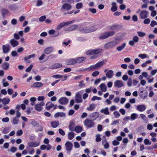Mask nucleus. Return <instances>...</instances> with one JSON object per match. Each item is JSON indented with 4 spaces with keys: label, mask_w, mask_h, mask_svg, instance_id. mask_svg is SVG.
<instances>
[{
    "label": "nucleus",
    "mask_w": 157,
    "mask_h": 157,
    "mask_svg": "<svg viewBox=\"0 0 157 157\" xmlns=\"http://www.w3.org/2000/svg\"><path fill=\"white\" fill-rule=\"evenodd\" d=\"M118 26V25H114L110 26H109V28L111 30H116L117 29V27Z\"/></svg>",
    "instance_id": "47"
},
{
    "label": "nucleus",
    "mask_w": 157,
    "mask_h": 157,
    "mask_svg": "<svg viewBox=\"0 0 157 157\" xmlns=\"http://www.w3.org/2000/svg\"><path fill=\"white\" fill-rule=\"evenodd\" d=\"M75 20H72L71 21H68L67 22H63L59 24L57 26L56 28L57 30H59L64 26H66L68 25L72 24L75 22Z\"/></svg>",
    "instance_id": "4"
},
{
    "label": "nucleus",
    "mask_w": 157,
    "mask_h": 157,
    "mask_svg": "<svg viewBox=\"0 0 157 157\" xmlns=\"http://www.w3.org/2000/svg\"><path fill=\"white\" fill-rule=\"evenodd\" d=\"M99 114L98 112H95L90 114V118L93 121L96 120L99 116Z\"/></svg>",
    "instance_id": "9"
},
{
    "label": "nucleus",
    "mask_w": 157,
    "mask_h": 157,
    "mask_svg": "<svg viewBox=\"0 0 157 157\" xmlns=\"http://www.w3.org/2000/svg\"><path fill=\"white\" fill-rule=\"evenodd\" d=\"M35 109L38 112L41 111L42 110V108L39 105L36 104L35 105Z\"/></svg>",
    "instance_id": "43"
},
{
    "label": "nucleus",
    "mask_w": 157,
    "mask_h": 157,
    "mask_svg": "<svg viewBox=\"0 0 157 157\" xmlns=\"http://www.w3.org/2000/svg\"><path fill=\"white\" fill-rule=\"evenodd\" d=\"M114 86L116 87L120 88L124 86V84L122 81L117 80L114 82Z\"/></svg>",
    "instance_id": "7"
},
{
    "label": "nucleus",
    "mask_w": 157,
    "mask_h": 157,
    "mask_svg": "<svg viewBox=\"0 0 157 157\" xmlns=\"http://www.w3.org/2000/svg\"><path fill=\"white\" fill-rule=\"evenodd\" d=\"M10 131V128L8 127L5 128L2 131V133L4 134L8 133Z\"/></svg>",
    "instance_id": "44"
},
{
    "label": "nucleus",
    "mask_w": 157,
    "mask_h": 157,
    "mask_svg": "<svg viewBox=\"0 0 157 157\" xmlns=\"http://www.w3.org/2000/svg\"><path fill=\"white\" fill-rule=\"evenodd\" d=\"M17 150V148L16 147L13 146L11 148L10 151L13 153H14L16 152Z\"/></svg>",
    "instance_id": "61"
},
{
    "label": "nucleus",
    "mask_w": 157,
    "mask_h": 157,
    "mask_svg": "<svg viewBox=\"0 0 157 157\" xmlns=\"http://www.w3.org/2000/svg\"><path fill=\"white\" fill-rule=\"evenodd\" d=\"M126 45V44L125 43H124L121 46L117 47L116 49L119 52L121 51L124 48Z\"/></svg>",
    "instance_id": "35"
},
{
    "label": "nucleus",
    "mask_w": 157,
    "mask_h": 157,
    "mask_svg": "<svg viewBox=\"0 0 157 157\" xmlns=\"http://www.w3.org/2000/svg\"><path fill=\"white\" fill-rule=\"evenodd\" d=\"M52 127L54 128H56L59 125V122L58 121H55L51 122Z\"/></svg>",
    "instance_id": "22"
},
{
    "label": "nucleus",
    "mask_w": 157,
    "mask_h": 157,
    "mask_svg": "<svg viewBox=\"0 0 157 157\" xmlns=\"http://www.w3.org/2000/svg\"><path fill=\"white\" fill-rule=\"evenodd\" d=\"M75 59L76 63H79L82 62L84 60L86 59V58L83 57H81L77 58L76 59Z\"/></svg>",
    "instance_id": "28"
},
{
    "label": "nucleus",
    "mask_w": 157,
    "mask_h": 157,
    "mask_svg": "<svg viewBox=\"0 0 157 157\" xmlns=\"http://www.w3.org/2000/svg\"><path fill=\"white\" fill-rule=\"evenodd\" d=\"M100 135L99 134H97L96 135V138L95 139L96 141L97 142L100 141L101 140V139L100 137Z\"/></svg>",
    "instance_id": "48"
},
{
    "label": "nucleus",
    "mask_w": 157,
    "mask_h": 157,
    "mask_svg": "<svg viewBox=\"0 0 157 157\" xmlns=\"http://www.w3.org/2000/svg\"><path fill=\"white\" fill-rule=\"evenodd\" d=\"M144 143L146 145H151V141H149V140L147 139H146L144 140Z\"/></svg>",
    "instance_id": "51"
},
{
    "label": "nucleus",
    "mask_w": 157,
    "mask_h": 157,
    "mask_svg": "<svg viewBox=\"0 0 157 157\" xmlns=\"http://www.w3.org/2000/svg\"><path fill=\"white\" fill-rule=\"evenodd\" d=\"M74 131H75L77 133H79L82 131V127L78 126L75 127Z\"/></svg>",
    "instance_id": "32"
},
{
    "label": "nucleus",
    "mask_w": 157,
    "mask_h": 157,
    "mask_svg": "<svg viewBox=\"0 0 157 157\" xmlns=\"http://www.w3.org/2000/svg\"><path fill=\"white\" fill-rule=\"evenodd\" d=\"M78 27L77 25H73L71 26L68 27L65 31H71L77 29Z\"/></svg>",
    "instance_id": "19"
},
{
    "label": "nucleus",
    "mask_w": 157,
    "mask_h": 157,
    "mask_svg": "<svg viewBox=\"0 0 157 157\" xmlns=\"http://www.w3.org/2000/svg\"><path fill=\"white\" fill-rule=\"evenodd\" d=\"M144 21V23L145 24H148L150 22V20L149 18L145 19Z\"/></svg>",
    "instance_id": "63"
},
{
    "label": "nucleus",
    "mask_w": 157,
    "mask_h": 157,
    "mask_svg": "<svg viewBox=\"0 0 157 157\" xmlns=\"http://www.w3.org/2000/svg\"><path fill=\"white\" fill-rule=\"evenodd\" d=\"M10 102V99L9 98H4L3 99L2 103L4 105H6L8 104Z\"/></svg>",
    "instance_id": "41"
},
{
    "label": "nucleus",
    "mask_w": 157,
    "mask_h": 157,
    "mask_svg": "<svg viewBox=\"0 0 157 157\" xmlns=\"http://www.w3.org/2000/svg\"><path fill=\"white\" fill-rule=\"evenodd\" d=\"M76 63V60L75 59H72L68 60L66 62V64L67 65H71Z\"/></svg>",
    "instance_id": "23"
},
{
    "label": "nucleus",
    "mask_w": 157,
    "mask_h": 157,
    "mask_svg": "<svg viewBox=\"0 0 157 157\" xmlns=\"http://www.w3.org/2000/svg\"><path fill=\"white\" fill-rule=\"evenodd\" d=\"M59 133L62 136H64L65 134V133L64 131L61 128L59 129Z\"/></svg>",
    "instance_id": "58"
},
{
    "label": "nucleus",
    "mask_w": 157,
    "mask_h": 157,
    "mask_svg": "<svg viewBox=\"0 0 157 157\" xmlns=\"http://www.w3.org/2000/svg\"><path fill=\"white\" fill-rule=\"evenodd\" d=\"M83 82L84 81L83 80H82L79 82L78 86L80 88H82L85 86V84Z\"/></svg>",
    "instance_id": "60"
},
{
    "label": "nucleus",
    "mask_w": 157,
    "mask_h": 157,
    "mask_svg": "<svg viewBox=\"0 0 157 157\" xmlns=\"http://www.w3.org/2000/svg\"><path fill=\"white\" fill-rule=\"evenodd\" d=\"M75 100L77 103L81 102H82V99L80 94L79 93H77L76 95Z\"/></svg>",
    "instance_id": "21"
},
{
    "label": "nucleus",
    "mask_w": 157,
    "mask_h": 157,
    "mask_svg": "<svg viewBox=\"0 0 157 157\" xmlns=\"http://www.w3.org/2000/svg\"><path fill=\"white\" fill-rule=\"evenodd\" d=\"M146 106L144 105H138L137 107V109L140 112H143L145 110Z\"/></svg>",
    "instance_id": "17"
},
{
    "label": "nucleus",
    "mask_w": 157,
    "mask_h": 157,
    "mask_svg": "<svg viewBox=\"0 0 157 157\" xmlns=\"http://www.w3.org/2000/svg\"><path fill=\"white\" fill-rule=\"evenodd\" d=\"M148 13V12L146 10H144L141 11L140 14V18L142 19L146 18L148 17L147 14Z\"/></svg>",
    "instance_id": "12"
},
{
    "label": "nucleus",
    "mask_w": 157,
    "mask_h": 157,
    "mask_svg": "<svg viewBox=\"0 0 157 157\" xmlns=\"http://www.w3.org/2000/svg\"><path fill=\"white\" fill-rule=\"evenodd\" d=\"M33 66V65H30L25 70L26 72H29L32 70Z\"/></svg>",
    "instance_id": "57"
},
{
    "label": "nucleus",
    "mask_w": 157,
    "mask_h": 157,
    "mask_svg": "<svg viewBox=\"0 0 157 157\" xmlns=\"http://www.w3.org/2000/svg\"><path fill=\"white\" fill-rule=\"evenodd\" d=\"M46 18V17L45 16H43L39 18V20L40 22H43L45 20Z\"/></svg>",
    "instance_id": "64"
},
{
    "label": "nucleus",
    "mask_w": 157,
    "mask_h": 157,
    "mask_svg": "<svg viewBox=\"0 0 157 157\" xmlns=\"http://www.w3.org/2000/svg\"><path fill=\"white\" fill-rule=\"evenodd\" d=\"M138 117V115L135 113H133L131 114V115L130 119L132 120H135Z\"/></svg>",
    "instance_id": "46"
},
{
    "label": "nucleus",
    "mask_w": 157,
    "mask_h": 157,
    "mask_svg": "<svg viewBox=\"0 0 157 157\" xmlns=\"http://www.w3.org/2000/svg\"><path fill=\"white\" fill-rule=\"evenodd\" d=\"M1 10L2 17L3 18H5V15L8 13L9 11L5 9H3Z\"/></svg>",
    "instance_id": "38"
},
{
    "label": "nucleus",
    "mask_w": 157,
    "mask_h": 157,
    "mask_svg": "<svg viewBox=\"0 0 157 157\" xmlns=\"http://www.w3.org/2000/svg\"><path fill=\"white\" fill-rule=\"evenodd\" d=\"M59 102L61 105H66L68 102V100L66 97L61 98L58 100Z\"/></svg>",
    "instance_id": "6"
},
{
    "label": "nucleus",
    "mask_w": 157,
    "mask_h": 157,
    "mask_svg": "<svg viewBox=\"0 0 157 157\" xmlns=\"http://www.w3.org/2000/svg\"><path fill=\"white\" fill-rule=\"evenodd\" d=\"M113 114L114 115L115 117L116 118H118L120 116V114L118 111H116L113 112Z\"/></svg>",
    "instance_id": "55"
},
{
    "label": "nucleus",
    "mask_w": 157,
    "mask_h": 157,
    "mask_svg": "<svg viewBox=\"0 0 157 157\" xmlns=\"http://www.w3.org/2000/svg\"><path fill=\"white\" fill-rule=\"evenodd\" d=\"M137 33L138 35L140 37H144L146 35V33L144 32L138 31Z\"/></svg>",
    "instance_id": "50"
},
{
    "label": "nucleus",
    "mask_w": 157,
    "mask_h": 157,
    "mask_svg": "<svg viewBox=\"0 0 157 157\" xmlns=\"http://www.w3.org/2000/svg\"><path fill=\"white\" fill-rule=\"evenodd\" d=\"M62 67V65L59 63H56L54 64L52 66L48 67L49 69H55L60 68Z\"/></svg>",
    "instance_id": "14"
},
{
    "label": "nucleus",
    "mask_w": 157,
    "mask_h": 157,
    "mask_svg": "<svg viewBox=\"0 0 157 157\" xmlns=\"http://www.w3.org/2000/svg\"><path fill=\"white\" fill-rule=\"evenodd\" d=\"M18 122L19 119L17 117H14L12 121V122L14 124H17Z\"/></svg>",
    "instance_id": "42"
},
{
    "label": "nucleus",
    "mask_w": 157,
    "mask_h": 157,
    "mask_svg": "<svg viewBox=\"0 0 157 157\" xmlns=\"http://www.w3.org/2000/svg\"><path fill=\"white\" fill-rule=\"evenodd\" d=\"M139 39L138 37L137 36H136L133 37L132 40L135 43H136L138 42Z\"/></svg>",
    "instance_id": "56"
},
{
    "label": "nucleus",
    "mask_w": 157,
    "mask_h": 157,
    "mask_svg": "<svg viewBox=\"0 0 157 157\" xmlns=\"http://www.w3.org/2000/svg\"><path fill=\"white\" fill-rule=\"evenodd\" d=\"M72 6L70 4L65 3L62 6V9H64L66 10H69L71 8Z\"/></svg>",
    "instance_id": "16"
},
{
    "label": "nucleus",
    "mask_w": 157,
    "mask_h": 157,
    "mask_svg": "<svg viewBox=\"0 0 157 157\" xmlns=\"http://www.w3.org/2000/svg\"><path fill=\"white\" fill-rule=\"evenodd\" d=\"M2 49L3 53H6L10 51V45L8 44L4 45L2 46Z\"/></svg>",
    "instance_id": "11"
},
{
    "label": "nucleus",
    "mask_w": 157,
    "mask_h": 157,
    "mask_svg": "<svg viewBox=\"0 0 157 157\" xmlns=\"http://www.w3.org/2000/svg\"><path fill=\"white\" fill-rule=\"evenodd\" d=\"M83 6L82 3L81 2L77 3L76 4V8L78 9H80Z\"/></svg>",
    "instance_id": "53"
},
{
    "label": "nucleus",
    "mask_w": 157,
    "mask_h": 157,
    "mask_svg": "<svg viewBox=\"0 0 157 157\" xmlns=\"http://www.w3.org/2000/svg\"><path fill=\"white\" fill-rule=\"evenodd\" d=\"M2 68L5 70H7L9 67V64L7 62L4 63L2 65Z\"/></svg>",
    "instance_id": "31"
},
{
    "label": "nucleus",
    "mask_w": 157,
    "mask_h": 157,
    "mask_svg": "<svg viewBox=\"0 0 157 157\" xmlns=\"http://www.w3.org/2000/svg\"><path fill=\"white\" fill-rule=\"evenodd\" d=\"M53 50V48L52 47H49L45 48L44 50V52L46 54H49L51 53Z\"/></svg>",
    "instance_id": "24"
},
{
    "label": "nucleus",
    "mask_w": 157,
    "mask_h": 157,
    "mask_svg": "<svg viewBox=\"0 0 157 157\" xmlns=\"http://www.w3.org/2000/svg\"><path fill=\"white\" fill-rule=\"evenodd\" d=\"M98 28V27H97L96 26L90 27L88 28H87V30L83 31V32L87 33L92 32L96 30Z\"/></svg>",
    "instance_id": "13"
},
{
    "label": "nucleus",
    "mask_w": 157,
    "mask_h": 157,
    "mask_svg": "<svg viewBox=\"0 0 157 157\" xmlns=\"http://www.w3.org/2000/svg\"><path fill=\"white\" fill-rule=\"evenodd\" d=\"M138 56L142 59H144L146 58H149V57H148L146 54H140Z\"/></svg>",
    "instance_id": "49"
},
{
    "label": "nucleus",
    "mask_w": 157,
    "mask_h": 157,
    "mask_svg": "<svg viewBox=\"0 0 157 157\" xmlns=\"http://www.w3.org/2000/svg\"><path fill=\"white\" fill-rule=\"evenodd\" d=\"M31 124L34 127H37L39 126V123L35 121H32L31 122Z\"/></svg>",
    "instance_id": "45"
},
{
    "label": "nucleus",
    "mask_w": 157,
    "mask_h": 157,
    "mask_svg": "<svg viewBox=\"0 0 157 157\" xmlns=\"http://www.w3.org/2000/svg\"><path fill=\"white\" fill-rule=\"evenodd\" d=\"M43 85V84L41 82H36L32 85V86L35 88L40 87Z\"/></svg>",
    "instance_id": "29"
},
{
    "label": "nucleus",
    "mask_w": 157,
    "mask_h": 157,
    "mask_svg": "<svg viewBox=\"0 0 157 157\" xmlns=\"http://www.w3.org/2000/svg\"><path fill=\"white\" fill-rule=\"evenodd\" d=\"M128 86L130 87L132 85V79L131 78H129L128 79V80L127 82Z\"/></svg>",
    "instance_id": "52"
},
{
    "label": "nucleus",
    "mask_w": 157,
    "mask_h": 157,
    "mask_svg": "<svg viewBox=\"0 0 157 157\" xmlns=\"http://www.w3.org/2000/svg\"><path fill=\"white\" fill-rule=\"evenodd\" d=\"M75 123L73 122L71 123L69 125V130L71 131H74L75 128Z\"/></svg>",
    "instance_id": "37"
},
{
    "label": "nucleus",
    "mask_w": 157,
    "mask_h": 157,
    "mask_svg": "<svg viewBox=\"0 0 157 157\" xmlns=\"http://www.w3.org/2000/svg\"><path fill=\"white\" fill-rule=\"evenodd\" d=\"M112 7L111 8V10L112 12H115L117 9V4L116 2H114L112 3Z\"/></svg>",
    "instance_id": "30"
},
{
    "label": "nucleus",
    "mask_w": 157,
    "mask_h": 157,
    "mask_svg": "<svg viewBox=\"0 0 157 157\" xmlns=\"http://www.w3.org/2000/svg\"><path fill=\"white\" fill-rule=\"evenodd\" d=\"M65 146L66 150L69 151H70L71 150L73 146L72 144L69 141H67L66 143Z\"/></svg>",
    "instance_id": "8"
},
{
    "label": "nucleus",
    "mask_w": 157,
    "mask_h": 157,
    "mask_svg": "<svg viewBox=\"0 0 157 157\" xmlns=\"http://www.w3.org/2000/svg\"><path fill=\"white\" fill-rule=\"evenodd\" d=\"M86 69L88 70L89 71H94L95 70H97L98 69L95 65H94L91 66H90L87 68Z\"/></svg>",
    "instance_id": "36"
},
{
    "label": "nucleus",
    "mask_w": 157,
    "mask_h": 157,
    "mask_svg": "<svg viewBox=\"0 0 157 157\" xmlns=\"http://www.w3.org/2000/svg\"><path fill=\"white\" fill-rule=\"evenodd\" d=\"M54 106V104L51 102H49L46 104V109L49 110L52 108Z\"/></svg>",
    "instance_id": "25"
},
{
    "label": "nucleus",
    "mask_w": 157,
    "mask_h": 157,
    "mask_svg": "<svg viewBox=\"0 0 157 157\" xmlns=\"http://www.w3.org/2000/svg\"><path fill=\"white\" fill-rule=\"evenodd\" d=\"M96 107V105L94 104H92L89 105V107L87 108V110L89 111H93Z\"/></svg>",
    "instance_id": "27"
},
{
    "label": "nucleus",
    "mask_w": 157,
    "mask_h": 157,
    "mask_svg": "<svg viewBox=\"0 0 157 157\" xmlns=\"http://www.w3.org/2000/svg\"><path fill=\"white\" fill-rule=\"evenodd\" d=\"M74 133L72 132H69L68 134V138L70 140H72L74 138Z\"/></svg>",
    "instance_id": "39"
},
{
    "label": "nucleus",
    "mask_w": 157,
    "mask_h": 157,
    "mask_svg": "<svg viewBox=\"0 0 157 157\" xmlns=\"http://www.w3.org/2000/svg\"><path fill=\"white\" fill-rule=\"evenodd\" d=\"M104 64V61H101L99 62H98L97 63H96L95 65L97 68V69H98L101 67Z\"/></svg>",
    "instance_id": "33"
},
{
    "label": "nucleus",
    "mask_w": 157,
    "mask_h": 157,
    "mask_svg": "<svg viewBox=\"0 0 157 157\" xmlns=\"http://www.w3.org/2000/svg\"><path fill=\"white\" fill-rule=\"evenodd\" d=\"M100 87L102 91L105 92L106 91L107 87L106 85L104 84H101L100 85Z\"/></svg>",
    "instance_id": "40"
},
{
    "label": "nucleus",
    "mask_w": 157,
    "mask_h": 157,
    "mask_svg": "<svg viewBox=\"0 0 157 157\" xmlns=\"http://www.w3.org/2000/svg\"><path fill=\"white\" fill-rule=\"evenodd\" d=\"M157 25V22L155 21H152L150 25L152 27H154L155 25Z\"/></svg>",
    "instance_id": "59"
},
{
    "label": "nucleus",
    "mask_w": 157,
    "mask_h": 157,
    "mask_svg": "<svg viewBox=\"0 0 157 157\" xmlns=\"http://www.w3.org/2000/svg\"><path fill=\"white\" fill-rule=\"evenodd\" d=\"M66 116L65 113L63 112H57L55 114L54 117L57 118L59 117H65Z\"/></svg>",
    "instance_id": "18"
},
{
    "label": "nucleus",
    "mask_w": 157,
    "mask_h": 157,
    "mask_svg": "<svg viewBox=\"0 0 157 157\" xmlns=\"http://www.w3.org/2000/svg\"><path fill=\"white\" fill-rule=\"evenodd\" d=\"M102 51V49L100 48L91 49L89 50L86 52V54L89 55H97L100 53Z\"/></svg>",
    "instance_id": "2"
},
{
    "label": "nucleus",
    "mask_w": 157,
    "mask_h": 157,
    "mask_svg": "<svg viewBox=\"0 0 157 157\" xmlns=\"http://www.w3.org/2000/svg\"><path fill=\"white\" fill-rule=\"evenodd\" d=\"M85 26L84 24L80 25L78 27V30L83 33H87L83 32V31L87 30V27Z\"/></svg>",
    "instance_id": "10"
},
{
    "label": "nucleus",
    "mask_w": 157,
    "mask_h": 157,
    "mask_svg": "<svg viewBox=\"0 0 157 157\" xmlns=\"http://www.w3.org/2000/svg\"><path fill=\"white\" fill-rule=\"evenodd\" d=\"M63 75H53L52 76V77H53L54 78L57 79V78H61L62 77H63Z\"/></svg>",
    "instance_id": "54"
},
{
    "label": "nucleus",
    "mask_w": 157,
    "mask_h": 157,
    "mask_svg": "<svg viewBox=\"0 0 157 157\" xmlns=\"http://www.w3.org/2000/svg\"><path fill=\"white\" fill-rule=\"evenodd\" d=\"M10 43L13 47H14L18 45L19 43L18 41L14 39H11L10 41Z\"/></svg>",
    "instance_id": "20"
},
{
    "label": "nucleus",
    "mask_w": 157,
    "mask_h": 157,
    "mask_svg": "<svg viewBox=\"0 0 157 157\" xmlns=\"http://www.w3.org/2000/svg\"><path fill=\"white\" fill-rule=\"evenodd\" d=\"M99 72L98 71H95L94 72L92 75L94 77H96L99 74Z\"/></svg>",
    "instance_id": "62"
},
{
    "label": "nucleus",
    "mask_w": 157,
    "mask_h": 157,
    "mask_svg": "<svg viewBox=\"0 0 157 157\" xmlns=\"http://www.w3.org/2000/svg\"><path fill=\"white\" fill-rule=\"evenodd\" d=\"M84 125L88 128H92L94 127L95 125V123L93 122V120L88 118L85 120L84 121Z\"/></svg>",
    "instance_id": "3"
},
{
    "label": "nucleus",
    "mask_w": 157,
    "mask_h": 157,
    "mask_svg": "<svg viewBox=\"0 0 157 157\" xmlns=\"http://www.w3.org/2000/svg\"><path fill=\"white\" fill-rule=\"evenodd\" d=\"M106 75L107 78H111L113 75V71L112 70H109L106 72Z\"/></svg>",
    "instance_id": "26"
},
{
    "label": "nucleus",
    "mask_w": 157,
    "mask_h": 157,
    "mask_svg": "<svg viewBox=\"0 0 157 157\" xmlns=\"http://www.w3.org/2000/svg\"><path fill=\"white\" fill-rule=\"evenodd\" d=\"M117 44V42L113 41L105 44L104 45V47L106 49L114 47Z\"/></svg>",
    "instance_id": "5"
},
{
    "label": "nucleus",
    "mask_w": 157,
    "mask_h": 157,
    "mask_svg": "<svg viewBox=\"0 0 157 157\" xmlns=\"http://www.w3.org/2000/svg\"><path fill=\"white\" fill-rule=\"evenodd\" d=\"M39 143L36 142H31L28 143V146L29 147H36L39 145Z\"/></svg>",
    "instance_id": "15"
},
{
    "label": "nucleus",
    "mask_w": 157,
    "mask_h": 157,
    "mask_svg": "<svg viewBox=\"0 0 157 157\" xmlns=\"http://www.w3.org/2000/svg\"><path fill=\"white\" fill-rule=\"evenodd\" d=\"M101 112L102 113H104L105 115H109V114L108 107H106L105 109H102L101 110Z\"/></svg>",
    "instance_id": "34"
},
{
    "label": "nucleus",
    "mask_w": 157,
    "mask_h": 157,
    "mask_svg": "<svg viewBox=\"0 0 157 157\" xmlns=\"http://www.w3.org/2000/svg\"><path fill=\"white\" fill-rule=\"evenodd\" d=\"M115 32L114 31L106 32L101 34L99 37V39L100 40L105 39L109 36H113Z\"/></svg>",
    "instance_id": "1"
}]
</instances>
